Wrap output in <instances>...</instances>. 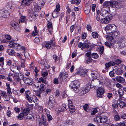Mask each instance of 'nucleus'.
<instances>
[{"label":"nucleus","instance_id":"nucleus-53","mask_svg":"<svg viewBox=\"0 0 126 126\" xmlns=\"http://www.w3.org/2000/svg\"><path fill=\"white\" fill-rule=\"evenodd\" d=\"M89 45L87 43H84L83 44V45L82 46V48H89Z\"/></svg>","mask_w":126,"mask_h":126},{"label":"nucleus","instance_id":"nucleus-37","mask_svg":"<svg viewBox=\"0 0 126 126\" xmlns=\"http://www.w3.org/2000/svg\"><path fill=\"white\" fill-rule=\"evenodd\" d=\"M119 105L120 108H123L124 107H126V103L122 101H121L120 102Z\"/></svg>","mask_w":126,"mask_h":126},{"label":"nucleus","instance_id":"nucleus-50","mask_svg":"<svg viewBox=\"0 0 126 126\" xmlns=\"http://www.w3.org/2000/svg\"><path fill=\"white\" fill-rule=\"evenodd\" d=\"M112 63L111 62H108L105 64V68H108L109 67L111 66Z\"/></svg>","mask_w":126,"mask_h":126},{"label":"nucleus","instance_id":"nucleus-51","mask_svg":"<svg viewBox=\"0 0 126 126\" xmlns=\"http://www.w3.org/2000/svg\"><path fill=\"white\" fill-rule=\"evenodd\" d=\"M24 55L25 58L26 59H29L30 57L29 54L27 51L24 52Z\"/></svg>","mask_w":126,"mask_h":126},{"label":"nucleus","instance_id":"nucleus-40","mask_svg":"<svg viewBox=\"0 0 126 126\" xmlns=\"http://www.w3.org/2000/svg\"><path fill=\"white\" fill-rule=\"evenodd\" d=\"M24 116H26L25 115V114L23 113H21L18 115V118L19 120H21L23 119Z\"/></svg>","mask_w":126,"mask_h":126},{"label":"nucleus","instance_id":"nucleus-25","mask_svg":"<svg viewBox=\"0 0 126 126\" xmlns=\"http://www.w3.org/2000/svg\"><path fill=\"white\" fill-rule=\"evenodd\" d=\"M68 107L71 113H72L75 111V107L74 106H69Z\"/></svg>","mask_w":126,"mask_h":126},{"label":"nucleus","instance_id":"nucleus-24","mask_svg":"<svg viewBox=\"0 0 126 126\" xmlns=\"http://www.w3.org/2000/svg\"><path fill=\"white\" fill-rule=\"evenodd\" d=\"M43 65L44 66L46 67L48 69L50 67L49 65H48V62L47 60L46 59L43 60Z\"/></svg>","mask_w":126,"mask_h":126},{"label":"nucleus","instance_id":"nucleus-14","mask_svg":"<svg viewBox=\"0 0 126 126\" xmlns=\"http://www.w3.org/2000/svg\"><path fill=\"white\" fill-rule=\"evenodd\" d=\"M110 8H108L107 9L103 7L101 9L100 12V14L101 15L104 16L105 15L108 14V12L110 10Z\"/></svg>","mask_w":126,"mask_h":126},{"label":"nucleus","instance_id":"nucleus-38","mask_svg":"<svg viewBox=\"0 0 126 126\" xmlns=\"http://www.w3.org/2000/svg\"><path fill=\"white\" fill-rule=\"evenodd\" d=\"M97 75L95 73H91V76L94 79V80L95 79H97V78H98L97 77Z\"/></svg>","mask_w":126,"mask_h":126},{"label":"nucleus","instance_id":"nucleus-31","mask_svg":"<svg viewBox=\"0 0 126 126\" xmlns=\"http://www.w3.org/2000/svg\"><path fill=\"white\" fill-rule=\"evenodd\" d=\"M118 103L117 101H115L112 103V106L114 108H117L118 106Z\"/></svg>","mask_w":126,"mask_h":126},{"label":"nucleus","instance_id":"nucleus-56","mask_svg":"<svg viewBox=\"0 0 126 126\" xmlns=\"http://www.w3.org/2000/svg\"><path fill=\"white\" fill-rule=\"evenodd\" d=\"M17 45V46L16 47H14V48L16 50L18 51L19 50L21 49V46L19 44H16Z\"/></svg>","mask_w":126,"mask_h":126},{"label":"nucleus","instance_id":"nucleus-44","mask_svg":"<svg viewBox=\"0 0 126 126\" xmlns=\"http://www.w3.org/2000/svg\"><path fill=\"white\" fill-rule=\"evenodd\" d=\"M118 3V2L116 1H111L112 5L111 6L115 8V7L117 4V3Z\"/></svg>","mask_w":126,"mask_h":126},{"label":"nucleus","instance_id":"nucleus-19","mask_svg":"<svg viewBox=\"0 0 126 126\" xmlns=\"http://www.w3.org/2000/svg\"><path fill=\"white\" fill-rule=\"evenodd\" d=\"M108 119L107 117L105 116H102L100 117V122L104 123H105Z\"/></svg>","mask_w":126,"mask_h":126},{"label":"nucleus","instance_id":"nucleus-20","mask_svg":"<svg viewBox=\"0 0 126 126\" xmlns=\"http://www.w3.org/2000/svg\"><path fill=\"white\" fill-rule=\"evenodd\" d=\"M45 2V0H39L38 1V5L41 8H42Z\"/></svg>","mask_w":126,"mask_h":126},{"label":"nucleus","instance_id":"nucleus-2","mask_svg":"<svg viewBox=\"0 0 126 126\" xmlns=\"http://www.w3.org/2000/svg\"><path fill=\"white\" fill-rule=\"evenodd\" d=\"M116 42L118 44L120 48H121L126 46V39L124 37L117 38Z\"/></svg>","mask_w":126,"mask_h":126},{"label":"nucleus","instance_id":"nucleus-47","mask_svg":"<svg viewBox=\"0 0 126 126\" xmlns=\"http://www.w3.org/2000/svg\"><path fill=\"white\" fill-rule=\"evenodd\" d=\"M119 126H126V123L123 121L118 124Z\"/></svg>","mask_w":126,"mask_h":126},{"label":"nucleus","instance_id":"nucleus-63","mask_svg":"<svg viewBox=\"0 0 126 126\" xmlns=\"http://www.w3.org/2000/svg\"><path fill=\"white\" fill-rule=\"evenodd\" d=\"M123 6L121 4L118 3H117V4L115 7V8H117V9H119L120 7H122Z\"/></svg>","mask_w":126,"mask_h":126},{"label":"nucleus","instance_id":"nucleus-27","mask_svg":"<svg viewBox=\"0 0 126 126\" xmlns=\"http://www.w3.org/2000/svg\"><path fill=\"white\" fill-rule=\"evenodd\" d=\"M6 52L8 53L9 55L12 56L14 55L15 53L13 49L10 50V49H7Z\"/></svg>","mask_w":126,"mask_h":126},{"label":"nucleus","instance_id":"nucleus-18","mask_svg":"<svg viewBox=\"0 0 126 126\" xmlns=\"http://www.w3.org/2000/svg\"><path fill=\"white\" fill-rule=\"evenodd\" d=\"M111 1H106L104 3L103 7L107 9L108 7L110 8L109 7V6H111Z\"/></svg>","mask_w":126,"mask_h":126},{"label":"nucleus","instance_id":"nucleus-32","mask_svg":"<svg viewBox=\"0 0 126 126\" xmlns=\"http://www.w3.org/2000/svg\"><path fill=\"white\" fill-rule=\"evenodd\" d=\"M40 7H39V6L38 5L34 7L33 8V11L35 12H38L39 10H40L41 9Z\"/></svg>","mask_w":126,"mask_h":126},{"label":"nucleus","instance_id":"nucleus-8","mask_svg":"<svg viewBox=\"0 0 126 126\" xmlns=\"http://www.w3.org/2000/svg\"><path fill=\"white\" fill-rule=\"evenodd\" d=\"M36 117L38 118V120L39 121L40 126H45L47 121V118L46 116L44 115H42V119L43 121L42 122H41V119L39 115H37Z\"/></svg>","mask_w":126,"mask_h":126},{"label":"nucleus","instance_id":"nucleus-42","mask_svg":"<svg viewBox=\"0 0 126 126\" xmlns=\"http://www.w3.org/2000/svg\"><path fill=\"white\" fill-rule=\"evenodd\" d=\"M47 25L48 28V32H51V31H52V30L51 31L50 29L51 28L52 29V27L51 23L50 22H49L48 23Z\"/></svg>","mask_w":126,"mask_h":126},{"label":"nucleus","instance_id":"nucleus-61","mask_svg":"<svg viewBox=\"0 0 126 126\" xmlns=\"http://www.w3.org/2000/svg\"><path fill=\"white\" fill-rule=\"evenodd\" d=\"M85 55L87 57H91L92 56L91 52L90 51L86 53Z\"/></svg>","mask_w":126,"mask_h":126},{"label":"nucleus","instance_id":"nucleus-57","mask_svg":"<svg viewBox=\"0 0 126 126\" xmlns=\"http://www.w3.org/2000/svg\"><path fill=\"white\" fill-rule=\"evenodd\" d=\"M94 121L95 122H100V117H97L94 118Z\"/></svg>","mask_w":126,"mask_h":126},{"label":"nucleus","instance_id":"nucleus-55","mask_svg":"<svg viewBox=\"0 0 126 126\" xmlns=\"http://www.w3.org/2000/svg\"><path fill=\"white\" fill-rule=\"evenodd\" d=\"M67 106L65 104H63L62 105V107L61 110V111H63V110H66Z\"/></svg>","mask_w":126,"mask_h":126},{"label":"nucleus","instance_id":"nucleus-34","mask_svg":"<svg viewBox=\"0 0 126 126\" xmlns=\"http://www.w3.org/2000/svg\"><path fill=\"white\" fill-rule=\"evenodd\" d=\"M92 35L93 38H97L98 36V34L97 32H93Z\"/></svg>","mask_w":126,"mask_h":126},{"label":"nucleus","instance_id":"nucleus-52","mask_svg":"<svg viewBox=\"0 0 126 126\" xmlns=\"http://www.w3.org/2000/svg\"><path fill=\"white\" fill-rule=\"evenodd\" d=\"M114 71H115V70L114 69L112 71L110 72L109 73V75L111 77H112L114 76Z\"/></svg>","mask_w":126,"mask_h":126},{"label":"nucleus","instance_id":"nucleus-13","mask_svg":"<svg viewBox=\"0 0 126 126\" xmlns=\"http://www.w3.org/2000/svg\"><path fill=\"white\" fill-rule=\"evenodd\" d=\"M11 25L12 29H14L16 31H19V28L18 27V24L17 22L13 21L11 22Z\"/></svg>","mask_w":126,"mask_h":126},{"label":"nucleus","instance_id":"nucleus-30","mask_svg":"<svg viewBox=\"0 0 126 126\" xmlns=\"http://www.w3.org/2000/svg\"><path fill=\"white\" fill-rule=\"evenodd\" d=\"M81 0H73L71 1L72 4H76L77 5H78L80 2Z\"/></svg>","mask_w":126,"mask_h":126},{"label":"nucleus","instance_id":"nucleus-49","mask_svg":"<svg viewBox=\"0 0 126 126\" xmlns=\"http://www.w3.org/2000/svg\"><path fill=\"white\" fill-rule=\"evenodd\" d=\"M17 76H18L21 79H24V75L22 72H19Z\"/></svg>","mask_w":126,"mask_h":126},{"label":"nucleus","instance_id":"nucleus-15","mask_svg":"<svg viewBox=\"0 0 126 126\" xmlns=\"http://www.w3.org/2000/svg\"><path fill=\"white\" fill-rule=\"evenodd\" d=\"M55 42L54 41L50 40L49 43H47L45 45V47L47 49L50 48L51 47V45H54Z\"/></svg>","mask_w":126,"mask_h":126},{"label":"nucleus","instance_id":"nucleus-11","mask_svg":"<svg viewBox=\"0 0 126 126\" xmlns=\"http://www.w3.org/2000/svg\"><path fill=\"white\" fill-rule=\"evenodd\" d=\"M68 73L65 72H60V74L58 79H60V81H64L68 77Z\"/></svg>","mask_w":126,"mask_h":126},{"label":"nucleus","instance_id":"nucleus-41","mask_svg":"<svg viewBox=\"0 0 126 126\" xmlns=\"http://www.w3.org/2000/svg\"><path fill=\"white\" fill-rule=\"evenodd\" d=\"M66 123L67 125H71L73 124V121L71 120L67 119L66 121Z\"/></svg>","mask_w":126,"mask_h":126},{"label":"nucleus","instance_id":"nucleus-3","mask_svg":"<svg viewBox=\"0 0 126 126\" xmlns=\"http://www.w3.org/2000/svg\"><path fill=\"white\" fill-rule=\"evenodd\" d=\"M9 9H8L6 8H5L3 9H0V18H6L9 16L10 14L9 10H10V8Z\"/></svg>","mask_w":126,"mask_h":126},{"label":"nucleus","instance_id":"nucleus-36","mask_svg":"<svg viewBox=\"0 0 126 126\" xmlns=\"http://www.w3.org/2000/svg\"><path fill=\"white\" fill-rule=\"evenodd\" d=\"M85 60L86 61V63H89L92 62V60L91 57H86Z\"/></svg>","mask_w":126,"mask_h":126},{"label":"nucleus","instance_id":"nucleus-59","mask_svg":"<svg viewBox=\"0 0 126 126\" xmlns=\"http://www.w3.org/2000/svg\"><path fill=\"white\" fill-rule=\"evenodd\" d=\"M87 36L86 33L82 32L81 33V38L83 39H85Z\"/></svg>","mask_w":126,"mask_h":126},{"label":"nucleus","instance_id":"nucleus-45","mask_svg":"<svg viewBox=\"0 0 126 126\" xmlns=\"http://www.w3.org/2000/svg\"><path fill=\"white\" fill-rule=\"evenodd\" d=\"M115 72L116 74L118 75H121L123 73L122 70L120 69L118 70H117L116 71H115Z\"/></svg>","mask_w":126,"mask_h":126},{"label":"nucleus","instance_id":"nucleus-43","mask_svg":"<svg viewBox=\"0 0 126 126\" xmlns=\"http://www.w3.org/2000/svg\"><path fill=\"white\" fill-rule=\"evenodd\" d=\"M58 11H54L52 13V16L53 17H57L58 16Z\"/></svg>","mask_w":126,"mask_h":126},{"label":"nucleus","instance_id":"nucleus-39","mask_svg":"<svg viewBox=\"0 0 126 126\" xmlns=\"http://www.w3.org/2000/svg\"><path fill=\"white\" fill-rule=\"evenodd\" d=\"M55 102H49L48 103V107L49 109L52 108L54 105Z\"/></svg>","mask_w":126,"mask_h":126},{"label":"nucleus","instance_id":"nucleus-62","mask_svg":"<svg viewBox=\"0 0 126 126\" xmlns=\"http://www.w3.org/2000/svg\"><path fill=\"white\" fill-rule=\"evenodd\" d=\"M26 97L30 96L31 92L29 90H27L25 92Z\"/></svg>","mask_w":126,"mask_h":126},{"label":"nucleus","instance_id":"nucleus-29","mask_svg":"<svg viewBox=\"0 0 126 126\" xmlns=\"http://www.w3.org/2000/svg\"><path fill=\"white\" fill-rule=\"evenodd\" d=\"M109 41V43L108 42H105V44L107 47L110 48L112 45H113V44L112 43V42L111 41Z\"/></svg>","mask_w":126,"mask_h":126},{"label":"nucleus","instance_id":"nucleus-35","mask_svg":"<svg viewBox=\"0 0 126 126\" xmlns=\"http://www.w3.org/2000/svg\"><path fill=\"white\" fill-rule=\"evenodd\" d=\"M44 89V85L41 84L40 85V87L39 88V91L40 93L43 92Z\"/></svg>","mask_w":126,"mask_h":126},{"label":"nucleus","instance_id":"nucleus-5","mask_svg":"<svg viewBox=\"0 0 126 126\" xmlns=\"http://www.w3.org/2000/svg\"><path fill=\"white\" fill-rule=\"evenodd\" d=\"M79 82L78 80H74L73 81L72 84L70 85V87L71 89L76 91L77 90H78V88L79 86Z\"/></svg>","mask_w":126,"mask_h":126},{"label":"nucleus","instance_id":"nucleus-12","mask_svg":"<svg viewBox=\"0 0 126 126\" xmlns=\"http://www.w3.org/2000/svg\"><path fill=\"white\" fill-rule=\"evenodd\" d=\"M30 110V109L29 108H25L24 109L23 111V113H24V114H25V115L26 116H27V117H26V118L27 119H29L31 120H33V117H30V116H28V115H31L30 114H27V113H28Z\"/></svg>","mask_w":126,"mask_h":126},{"label":"nucleus","instance_id":"nucleus-6","mask_svg":"<svg viewBox=\"0 0 126 126\" xmlns=\"http://www.w3.org/2000/svg\"><path fill=\"white\" fill-rule=\"evenodd\" d=\"M97 96L98 97H101L103 96L105 90L104 88L102 87H99L96 90Z\"/></svg>","mask_w":126,"mask_h":126},{"label":"nucleus","instance_id":"nucleus-7","mask_svg":"<svg viewBox=\"0 0 126 126\" xmlns=\"http://www.w3.org/2000/svg\"><path fill=\"white\" fill-rule=\"evenodd\" d=\"M105 31H111L112 32H117V28L115 25L110 24L108 25L105 28Z\"/></svg>","mask_w":126,"mask_h":126},{"label":"nucleus","instance_id":"nucleus-4","mask_svg":"<svg viewBox=\"0 0 126 126\" xmlns=\"http://www.w3.org/2000/svg\"><path fill=\"white\" fill-rule=\"evenodd\" d=\"M91 87L90 85L87 87L81 88L79 91V94L80 96L84 95L89 92Z\"/></svg>","mask_w":126,"mask_h":126},{"label":"nucleus","instance_id":"nucleus-23","mask_svg":"<svg viewBox=\"0 0 126 126\" xmlns=\"http://www.w3.org/2000/svg\"><path fill=\"white\" fill-rule=\"evenodd\" d=\"M117 81L121 83H124L125 81V79L123 77L118 76H117Z\"/></svg>","mask_w":126,"mask_h":126},{"label":"nucleus","instance_id":"nucleus-1","mask_svg":"<svg viewBox=\"0 0 126 126\" xmlns=\"http://www.w3.org/2000/svg\"><path fill=\"white\" fill-rule=\"evenodd\" d=\"M100 77L99 79H95L94 80L93 79L92 80V82L91 83V87H95L96 86H97V84L100 83H102L105 84V79H103L102 77L100 75H99Z\"/></svg>","mask_w":126,"mask_h":126},{"label":"nucleus","instance_id":"nucleus-16","mask_svg":"<svg viewBox=\"0 0 126 126\" xmlns=\"http://www.w3.org/2000/svg\"><path fill=\"white\" fill-rule=\"evenodd\" d=\"M26 97L28 102L30 103H32V102H34V100H35L36 98V97L34 95H33L31 97L30 96L29 97L28 96Z\"/></svg>","mask_w":126,"mask_h":126},{"label":"nucleus","instance_id":"nucleus-9","mask_svg":"<svg viewBox=\"0 0 126 126\" xmlns=\"http://www.w3.org/2000/svg\"><path fill=\"white\" fill-rule=\"evenodd\" d=\"M112 18V17L110 15L107 16L106 17L101 19V22L102 23L108 24Z\"/></svg>","mask_w":126,"mask_h":126},{"label":"nucleus","instance_id":"nucleus-10","mask_svg":"<svg viewBox=\"0 0 126 126\" xmlns=\"http://www.w3.org/2000/svg\"><path fill=\"white\" fill-rule=\"evenodd\" d=\"M118 32H109L107 33V35H106V38H108V40L109 41H111L112 42L114 39V34H116Z\"/></svg>","mask_w":126,"mask_h":126},{"label":"nucleus","instance_id":"nucleus-33","mask_svg":"<svg viewBox=\"0 0 126 126\" xmlns=\"http://www.w3.org/2000/svg\"><path fill=\"white\" fill-rule=\"evenodd\" d=\"M17 46V44L13 42H10L9 45V46L10 47H14V48L15 47H16Z\"/></svg>","mask_w":126,"mask_h":126},{"label":"nucleus","instance_id":"nucleus-54","mask_svg":"<svg viewBox=\"0 0 126 126\" xmlns=\"http://www.w3.org/2000/svg\"><path fill=\"white\" fill-rule=\"evenodd\" d=\"M122 62V61L121 60L119 59H117L115 61L114 63L117 65H118Z\"/></svg>","mask_w":126,"mask_h":126},{"label":"nucleus","instance_id":"nucleus-58","mask_svg":"<svg viewBox=\"0 0 126 126\" xmlns=\"http://www.w3.org/2000/svg\"><path fill=\"white\" fill-rule=\"evenodd\" d=\"M49 102H55L54 97L53 96H51L49 97Z\"/></svg>","mask_w":126,"mask_h":126},{"label":"nucleus","instance_id":"nucleus-28","mask_svg":"<svg viewBox=\"0 0 126 126\" xmlns=\"http://www.w3.org/2000/svg\"><path fill=\"white\" fill-rule=\"evenodd\" d=\"M91 10L90 7L89 6L87 7L86 8L84 9V11L85 13L87 14H88L90 12Z\"/></svg>","mask_w":126,"mask_h":126},{"label":"nucleus","instance_id":"nucleus-21","mask_svg":"<svg viewBox=\"0 0 126 126\" xmlns=\"http://www.w3.org/2000/svg\"><path fill=\"white\" fill-rule=\"evenodd\" d=\"M20 18L19 19V23L24 22L25 23H27V22L26 21H25L24 20V19L25 18V16H23L22 15H20Z\"/></svg>","mask_w":126,"mask_h":126},{"label":"nucleus","instance_id":"nucleus-48","mask_svg":"<svg viewBox=\"0 0 126 126\" xmlns=\"http://www.w3.org/2000/svg\"><path fill=\"white\" fill-rule=\"evenodd\" d=\"M118 93L120 97H122V96L123 95L124 91L122 90H119L118 91Z\"/></svg>","mask_w":126,"mask_h":126},{"label":"nucleus","instance_id":"nucleus-64","mask_svg":"<svg viewBox=\"0 0 126 126\" xmlns=\"http://www.w3.org/2000/svg\"><path fill=\"white\" fill-rule=\"evenodd\" d=\"M91 114L94 115L95 114V113L97 112V110L96 109H93L91 111Z\"/></svg>","mask_w":126,"mask_h":126},{"label":"nucleus","instance_id":"nucleus-22","mask_svg":"<svg viewBox=\"0 0 126 126\" xmlns=\"http://www.w3.org/2000/svg\"><path fill=\"white\" fill-rule=\"evenodd\" d=\"M31 2L30 0H23L22 1L21 4L24 5H29Z\"/></svg>","mask_w":126,"mask_h":126},{"label":"nucleus","instance_id":"nucleus-46","mask_svg":"<svg viewBox=\"0 0 126 126\" xmlns=\"http://www.w3.org/2000/svg\"><path fill=\"white\" fill-rule=\"evenodd\" d=\"M46 78H45L44 79L42 77H41L39 79L42 83L46 84L47 83V82L46 80Z\"/></svg>","mask_w":126,"mask_h":126},{"label":"nucleus","instance_id":"nucleus-26","mask_svg":"<svg viewBox=\"0 0 126 126\" xmlns=\"http://www.w3.org/2000/svg\"><path fill=\"white\" fill-rule=\"evenodd\" d=\"M13 77L14 80L16 82H17L20 81L21 79L17 75H14Z\"/></svg>","mask_w":126,"mask_h":126},{"label":"nucleus","instance_id":"nucleus-17","mask_svg":"<svg viewBox=\"0 0 126 126\" xmlns=\"http://www.w3.org/2000/svg\"><path fill=\"white\" fill-rule=\"evenodd\" d=\"M24 82L28 85H31L33 84V81L32 79L28 78L24 80Z\"/></svg>","mask_w":126,"mask_h":126},{"label":"nucleus","instance_id":"nucleus-60","mask_svg":"<svg viewBox=\"0 0 126 126\" xmlns=\"http://www.w3.org/2000/svg\"><path fill=\"white\" fill-rule=\"evenodd\" d=\"M92 57L94 59H97L98 57V55L96 53H93L92 54Z\"/></svg>","mask_w":126,"mask_h":126}]
</instances>
